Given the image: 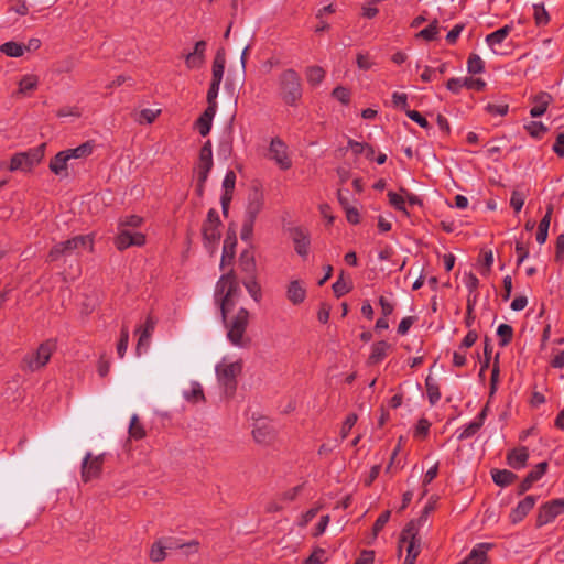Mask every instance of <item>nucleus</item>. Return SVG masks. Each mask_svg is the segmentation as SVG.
I'll return each mask as SVG.
<instances>
[{
  "mask_svg": "<svg viewBox=\"0 0 564 564\" xmlns=\"http://www.w3.org/2000/svg\"><path fill=\"white\" fill-rule=\"evenodd\" d=\"M240 297L241 289L235 275L223 274L216 283L214 300L219 306L229 343L238 348H247L251 341L246 334L250 314L245 307L235 310Z\"/></svg>",
  "mask_w": 564,
  "mask_h": 564,
  "instance_id": "1",
  "label": "nucleus"
},
{
  "mask_svg": "<svg viewBox=\"0 0 564 564\" xmlns=\"http://www.w3.org/2000/svg\"><path fill=\"white\" fill-rule=\"evenodd\" d=\"M429 510L425 509L417 520L411 521L403 530L400 542L399 551L403 549L406 551V556L403 564H414L417 555L421 552V540L417 538V532L421 525L427 521Z\"/></svg>",
  "mask_w": 564,
  "mask_h": 564,
  "instance_id": "2",
  "label": "nucleus"
},
{
  "mask_svg": "<svg viewBox=\"0 0 564 564\" xmlns=\"http://www.w3.org/2000/svg\"><path fill=\"white\" fill-rule=\"evenodd\" d=\"M242 371V360L235 356H225L215 366L219 387L225 393H232L237 387V378Z\"/></svg>",
  "mask_w": 564,
  "mask_h": 564,
  "instance_id": "3",
  "label": "nucleus"
},
{
  "mask_svg": "<svg viewBox=\"0 0 564 564\" xmlns=\"http://www.w3.org/2000/svg\"><path fill=\"white\" fill-rule=\"evenodd\" d=\"M279 88L283 100L294 106L302 97V85L297 73L293 69H285L279 76Z\"/></svg>",
  "mask_w": 564,
  "mask_h": 564,
  "instance_id": "4",
  "label": "nucleus"
},
{
  "mask_svg": "<svg viewBox=\"0 0 564 564\" xmlns=\"http://www.w3.org/2000/svg\"><path fill=\"white\" fill-rule=\"evenodd\" d=\"M93 238L89 235L86 236H76L73 239H69L65 242L57 243L53 247L50 252L51 260H57L62 256H69L74 251H82L93 249Z\"/></svg>",
  "mask_w": 564,
  "mask_h": 564,
  "instance_id": "5",
  "label": "nucleus"
},
{
  "mask_svg": "<svg viewBox=\"0 0 564 564\" xmlns=\"http://www.w3.org/2000/svg\"><path fill=\"white\" fill-rule=\"evenodd\" d=\"M55 348L56 344L54 340L44 341L35 351L25 355L23 359L25 367L31 371L40 370L48 362Z\"/></svg>",
  "mask_w": 564,
  "mask_h": 564,
  "instance_id": "6",
  "label": "nucleus"
},
{
  "mask_svg": "<svg viewBox=\"0 0 564 564\" xmlns=\"http://www.w3.org/2000/svg\"><path fill=\"white\" fill-rule=\"evenodd\" d=\"M43 158V151L41 149H34L26 152L17 153L11 158L10 171L30 172L35 165H37Z\"/></svg>",
  "mask_w": 564,
  "mask_h": 564,
  "instance_id": "7",
  "label": "nucleus"
},
{
  "mask_svg": "<svg viewBox=\"0 0 564 564\" xmlns=\"http://www.w3.org/2000/svg\"><path fill=\"white\" fill-rule=\"evenodd\" d=\"M268 158L272 160L281 170H289L292 166V160L289 154L288 145L280 138H273L268 150Z\"/></svg>",
  "mask_w": 564,
  "mask_h": 564,
  "instance_id": "8",
  "label": "nucleus"
},
{
  "mask_svg": "<svg viewBox=\"0 0 564 564\" xmlns=\"http://www.w3.org/2000/svg\"><path fill=\"white\" fill-rule=\"evenodd\" d=\"M212 167L213 150L210 141H207L199 151V158L196 165L199 191H202L204 183L207 181Z\"/></svg>",
  "mask_w": 564,
  "mask_h": 564,
  "instance_id": "9",
  "label": "nucleus"
},
{
  "mask_svg": "<svg viewBox=\"0 0 564 564\" xmlns=\"http://www.w3.org/2000/svg\"><path fill=\"white\" fill-rule=\"evenodd\" d=\"M220 220L218 213L214 209L208 212L207 219L203 227V236L205 245L208 248H214L220 238Z\"/></svg>",
  "mask_w": 564,
  "mask_h": 564,
  "instance_id": "10",
  "label": "nucleus"
},
{
  "mask_svg": "<svg viewBox=\"0 0 564 564\" xmlns=\"http://www.w3.org/2000/svg\"><path fill=\"white\" fill-rule=\"evenodd\" d=\"M104 464V454H99L94 456L90 452H88L82 463V479L87 482L96 477H98L101 473V467Z\"/></svg>",
  "mask_w": 564,
  "mask_h": 564,
  "instance_id": "11",
  "label": "nucleus"
},
{
  "mask_svg": "<svg viewBox=\"0 0 564 564\" xmlns=\"http://www.w3.org/2000/svg\"><path fill=\"white\" fill-rule=\"evenodd\" d=\"M564 512V499H555L543 505L536 518L538 527L552 522L557 516Z\"/></svg>",
  "mask_w": 564,
  "mask_h": 564,
  "instance_id": "12",
  "label": "nucleus"
},
{
  "mask_svg": "<svg viewBox=\"0 0 564 564\" xmlns=\"http://www.w3.org/2000/svg\"><path fill=\"white\" fill-rule=\"evenodd\" d=\"M115 243L119 250L127 249L131 246L141 247L145 243V235L132 229L121 228L118 231Z\"/></svg>",
  "mask_w": 564,
  "mask_h": 564,
  "instance_id": "13",
  "label": "nucleus"
},
{
  "mask_svg": "<svg viewBox=\"0 0 564 564\" xmlns=\"http://www.w3.org/2000/svg\"><path fill=\"white\" fill-rule=\"evenodd\" d=\"M274 425L267 419H260L254 422L252 429L253 440L261 445L270 443L275 436Z\"/></svg>",
  "mask_w": 564,
  "mask_h": 564,
  "instance_id": "14",
  "label": "nucleus"
},
{
  "mask_svg": "<svg viewBox=\"0 0 564 564\" xmlns=\"http://www.w3.org/2000/svg\"><path fill=\"white\" fill-rule=\"evenodd\" d=\"M306 294V283L301 279H292L285 286V296L293 305H301L304 303Z\"/></svg>",
  "mask_w": 564,
  "mask_h": 564,
  "instance_id": "15",
  "label": "nucleus"
},
{
  "mask_svg": "<svg viewBox=\"0 0 564 564\" xmlns=\"http://www.w3.org/2000/svg\"><path fill=\"white\" fill-rule=\"evenodd\" d=\"M291 239L294 245L295 252L303 259H307L310 254L311 238L307 231L296 227L291 230Z\"/></svg>",
  "mask_w": 564,
  "mask_h": 564,
  "instance_id": "16",
  "label": "nucleus"
},
{
  "mask_svg": "<svg viewBox=\"0 0 564 564\" xmlns=\"http://www.w3.org/2000/svg\"><path fill=\"white\" fill-rule=\"evenodd\" d=\"M155 323L151 317H148L143 325L137 328L139 336L137 344V355L140 356L147 351L150 346L151 336L154 332Z\"/></svg>",
  "mask_w": 564,
  "mask_h": 564,
  "instance_id": "17",
  "label": "nucleus"
},
{
  "mask_svg": "<svg viewBox=\"0 0 564 564\" xmlns=\"http://www.w3.org/2000/svg\"><path fill=\"white\" fill-rule=\"evenodd\" d=\"M206 42L198 41L195 43L193 52L184 55L185 65L188 69H199L205 63Z\"/></svg>",
  "mask_w": 564,
  "mask_h": 564,
  "instance_id": "18",
  "label": "nucleus"
},
{
  "mask_svg": "<svg viewBox=\"0 0 564 564\" xmlns=\"http://www.w3.org/2000/svg\"><path fill=\"white\" fill-rule=\"evenodd\" d=\"M536 502L534 496H527L524 499L518 502V505L510 512V521L516 524L521 522L527 514L533 509Z\"/></svg>",
  "mask_w": 564,
  "mask_h": 564,
  "instance_id": "19",
  "label": "nucleus"
},
{
  "mask_svg": "<svg viewBox=\"0 0 564 564\" xmlns=\"http://www.w3.org/2000/svg\"><path fill=\"white\" fill-rule=\"evenodd\" d=\"M72 165V160L65 151L58 152L50 162V170L58 177L65 178L68 176V167Z\"/></svg>",
  "mask_w": 564,
  "mask_h": 564,
  "instance_id": "20",
  "label": "nucleus"
},
{
  "mask_svg": "<svg viewBox=\"0 0 564 564\" xmlns=\"http://www.w3.org/2000/svg\"><path fill=\"white\" fill-rule=\"evenodd\" d=\"M511 31V26L505 25L503 28L498 29L497 31L488 34L486 36V43L491 48L495 54H499V46L507 39Z\"/></svg>",
  "mask_w": 564,
  "mask_h": 564,
  "instance_id": "21",
  "label": "nucleus"
},
{
  "mask_svg": "<svg viewBox=\"0 0 564 564\" xmlns=\"http://www.w3.org/2000/svg\"><path fill=\"white\" fill-rule=\"evenodd\" d=\"M183 398L191 403L197 404L205 400L204 390L199 382L191 381L189 386L182 392Z\"/></svg>",
  "mask_w": 564,
  "mask_h": 564,
  "instance_id": "22",
  "label": "nucleus"
},
{
  "mask_svg": "<svg viewBox=\"0 0 564 564\" xmlns=\"http://www.w3.org/2000/svg\"><path fill=\"white\" fill-rule=\"evenodd\" d=\"M529 459V452L525 447H520L511 451L508 454L507 460L511 468L521 469L525 466Z\"/></svg>",
  "mask_w": 564,
  "mask_h": 564,
  "instance_id": "23",
  "label": "nucleus"
},
{
  "mask_svg": "<svg viewBox=\"0 0 564 564\" xmlns=\"http://www.w3.org/2000/svg\"><path fill=\"white\" fill-rule=\"evenodd\" d=\"M225 65H226V54L225 50L220 48L217 51L214 62H213V79L212 83H219L221 84L224 72H225Z\"/></svg>",
  "mask_w": 564,
  "mask_h": 564,
  "instance_id": "24",
  "label": "nucleus"
},
{
  "mask_svg": "<svg viewBox=\"0 0 564 564\" xmlns=\"http://www.w3.org/2000/svg\"><path fill=\"white\" fill-rule=\"evenodd\" d=\"M484 417H485V411H482L475 421L460 427L457 431V438L459 441H463V440H467V438L474 436L478 432V430L481 427Z\"/></svg>",
  "mask_w": 564,
  "mask_h": 564,
  "instance_id": "25",
  "label": "nucleus"
},
{
  "mask_svg": "<svg viewBox=\"0 0 564 564\" xmlns=\"http://www.w3.org/2000/svg\"><path fill=\"white\" fill-rule=\"evenodd\" d=\"M552 210H553L552 206H549L546 209V214L544 215V217L541 219V221L539 224L536 241L540 245L545 243V241L547 239Z\"/></svg>",
  "mask_w": 564,
  "mask_h": 564,
  "instance_id": "26",
  "label": "nucleus"
},
{
  "mask_svg": "<svg viewBox=\"0 0 564 564\" xmlns=\"http://www.w3.org/2000/svg\"><path fill=\"white\" fill-rule=\"evenodd\" d=\"M94 145L91 142H85L74 149H67L65 152L70 160H83L93 153Z\"/></svg>",
  "mask_w": 564,
  "mask_h": 564,
  "instance_id": "27",
  "label": "nucleus"
},
{
  "mask_svg": "<svg viewBox=\"0 0 564 564\" xmlns=\"http://www.w3.org/2000/svg\"><path fill=\"white\" fill-rule=\"evenodd\" d=\"M550 101L551 96L549 94H540L534 100L535 105L531 108L530 115L534 118L544 115Z\"/></svg>",
  "mask_w": 564,
  "mask_h": 564,
  "instance_id": "28",
  "label": "nucleus"
},
{
  "mask_svg": "<svg viewBox=\"0 0 564 564\" xmlns=\"http://www.w3.org/2000/svg\"><path fill=\"white\" fill-rule=\"evenodd\" d=\"M0 51L9 57H20L25 53L24 44L14 41L3 43Z\"/></svg>",
  "mask_w": 564,
  "mask_h": 564,
  "instance_id": "29",
  "label": "nucleus"
},
{
  "mask_svg": "<svg viewBox=\"0 0 564 564\" xmlns=\"http://www.w3.org/2000/svg\"><path fill=\"white\" fill-rule=\"evenodd\" d=\"M305 76L311 86H318L325 78V70L321 66H310L305 70Z\"/></svg>",
  "mask_w": 564,
  "mask_h": 564,
  "instance_id": "30",
  "label": "nucleus"
},
{
  "mask_svg": "<svg viewBox=\"0 0 564 564\" xmlns=\"http://www.w3.org/2000/svg\"><path fill=\"white\" fill-rule=\"evenodd\" d=\"M236 183V175L232 171H229L226 173L224 181H223V187L225 188V195L221 197V204H223V210L224 213L227 212V206L229 198L227 197L228 192L232 191Z\"/></svg>",
  "mask_w": 564,
  "mask_h": 564,
  "instance_id": "31",
  "label": "nucleus"
},
{
  "mask_svg": "<svg viewBox=\"0 0 564 564\" xmlns=\"http://www.w3.org/2000/svg\"><path fill=\"white\" fill-rule=\"evenodd\" d=\"M166 549H173V543L170 542L169 545H164L162 541L155 542L150 550V558L153 562H161L166 556Z\"/></svg>",
  "mask_w": 564,
  "mask_h": 564,
  "instance_id": "32",
  "label": "nucleus"
},
{
  "mask_svg": "<svg viewBox=\"0 0 564 564\" xmlns=\"http://www.w3.org/2000/svg\"><path fill=\"white\" fill-rule=\"evenodd\" d=\"M390 349V345L386 341H379L375 344L371 348L370 361L372 364H377L381 361L386 356L388 350Z\"/></svg>",
  "mask_w": 564,
  "mask_h": 564,
  "instance_id": "33",
  "label": "nucleus"
},
{
  "mask_svg": "<svg viewBox=\"0 0 564 564\" xmlns=\"http://www.w3.org/2000/svg\"><path fill=\"white\" fill-rule=\"evenodd\" d=\"M37 84H39L37 76H35L33 74H28V75L23 76L22 79L20 80L19 91L21 94H28V93L32 91L33 89H35Z\"/></svg>",
  "mask_w": 564,
  "mask_h": 564,
  "instance_id": "34",
  "label": "nucleus"
},
{
  "mask_svg": "<svg viewBox=\"0 0 564 564\" xmlns=\"http://www.w3.org/2000/svg\"><path fill=\"white\" fill-rule=\"evenodd\" d=\"M388 198H389V203L390 205L404 213L405 215H408V210H406V207H405V197H404V193H394V192H389L388 193Z\"/></svg>",
  "mask_w": 564,
  "mask_h": 564,
  "instance_id": "35",
  "label": "nucleus"
},
{
  "mask_svg": "<svg viewBox=\"0 0 564 564\" xmlns=\"http://www.w3.org/2000/svg\"><path fill=\"white\" fill-rule=\"evenodd\" d=\"M516 478V475L509 470H496L492 473V479L498 486H508Z\"/></svg>",
  "mask_w": 564,
  "mask_h": 564,
  "instance_id": "36",
  "label": "nucleus"
},
{
  "mask_svg": "<svg viewBox=\"0 0 564 564\" xmlns=\"http://www.w3.org/2000/svg\"><path fill=\"white\" fill-rule=\"evenodd\" d=\"M485 69L482 58L477 54H471L467 61V70L470 74H480Z\"/></svg>",
  "mask_w": 564,
  "mask_h": 564,
  "instance_id": "37",
  "label": "nucleus"
},
{
  "mask_svg": "<svg viewBox=\"0 0 564 564\" xmlns=\"http://www.w3.org/2000/svg\"><path fill=\"white\" fill-rule=\"evenodd\" d=\"M524 129L531 137L535 139L541 138L547 131V128L540 121L527 122L524 124Z\"/></svg>",
  "mask_w": 564,
  "mask_h": 564,
  "instance_id": "38",
  "label": "nucleus"
},
{
  "mask_svg": "<svg viewBox=\"0 0 564 564\" xmlns=\"http://www.w3.org/2000/svg\"><path fill=\"white\" fill-rule=\"evenodd\" d=\"M161 110L160 109H150V108H147V109H142L135 117V120L139 122V123H151L155 120V118L160 115Z\"/></svg>",
  "mask_w": 564,
  "mask_h": 564,
  "instance_id": "39",
  "label": "nucleus"
},
{
  "mask_svg": "<svg viewBox=\"0 0 564 564\" xmlns=\"http://www.w3.org/2000/svg\"><path fill=\"white\" fill-rule=\"evenodd\" d=\"M129 434L131 437L135 440H140L145 435V431L143 426L139 423V417L137 414H133L130 420L129 425Z\"/></svg>",
  "mask_w": 564,
  "mask_h": 564,
  "instance_id": "40",
  "label": "nucleus"
},
{
  "mask_svg": "<svg viewBox=\"0 0 564 564\" xmlns=\"http://www.w3.org/2000/svg\"><path fill=\"white\" fill-rule=\"evenodd\" d=\"M426 392H427V398H429V401L432 405L436 404L438 402V400L441 399V392L438 390V387L437 384L434 382L433 379H431L430 377L426 379Z\"/></svg>",
  "mask_w": 564,
  "mask_h": 564,
  "instance_id": "41",
  "label": "nucleus"
},
{
  "mask_svg": "<svg viewBox=\"0 0 564 564\" xmlns=\"http://www.w3.org/2000/svg\"><path fill=\"white\" fill-rule=\"evenodd\" d=\"M356 63L359 69L369 70L375 65L376 62L369 53L359 52L356 57Z\"/></svg>",
  "mask_w": 564,
  "mask_h": 564,
  "instance_id": "42",
  "label": "nucleus"
},
{
  "mask_svg": "<svg viewBox=\"0 0 564 564\" xmlns=\"http://www.w3.org/2000/svg\"><path fill=\"white\" fill-rule=\"evenodd\" d=\"M142 223H143V218L138 215H130V216L122 217L119 221L118 231L121 228H128V229L138 228L139 226H141Z\"/></svg>",
  "mask_w": 564,
  "mask_h": 564,
  "instance_id": "43",
  "label": "nucleus"
},
{
  "mask_svg": "<svg viewBox=\"0 0 564 564\" xmlns=\"http://www.w3.org/2000/svg\"><path fill=\"white\" fill-rule=\"evenodd\" d=\"M235 246H236L235 237L234 238L228 237L225 240L224 247H223L221 265H224L227 260L231 261V259L235 256Z\"/></svg>",
  "mask_w": 564,
  "mask_h": 564,
  "instance_id": "44",
  "label": "nucleus"
},
{
  "mask_svg": "<svg viewBox=\"0 0 564 564\" xmlns=\"http://www.w3.org/2000/svg\"><path fill=\"white\" fill-rule=\"evenodd\" d=\"M57 116L73 121L82 116V109L77 106H65L57 111Z\"/></svg>",
  "mask_w": 564,
  "mask_h": 564,
  "instance_id": "45",
  "label": "nucleus"
},
{
  "mask_svg": "<svg viewBox=\"0 0 564 564\" xmlns=\"http://www.w3.org/2000/svg\"><path fill=\"white\" fill-rule=\"evenodd\" d=\"M328 561L327 552L324 549L317 547L305 560V564H324Z\"/></svg>",
  "mask_w": 564,
  "mask_h": 564,
  "instance_id": "46",
  "label": "nucleus"
},
{
  "mask_svg": "<svg viewBox=\"0 0 564 564\" xmlns=\"http://www.w3.org/2000/svg\"><path fill=\"white\" fill-rule=\"evenodd\" d=\"M245 288L248 291L249 295L256 301L259 302L261 300V288L254 278H251L245 281Z\"/></svg>",
  "mask_w": 564,
  "mask_h": 564,
  "instance_id": "47",
  "label": "nucleus"
},
{
  "mask_svg": "<svg viewBox=\"0 0 564 564\" xmlns=\"http://www.w3.org/2000/svg\"><path fill=\"white\" fill-rule=\"evenodd\" d=\"M129 345V329L122 327L119 343L117 344V354L119 358H123Z\"/></svg>",
  "mask_w": 564,
  "mask_h": 564,
  "instance_id": "48",
  "label": "nucleus"
},
{
  "mask_svg": "<svg viewBox=\"0 0 564 564\" xmlns=\"http://www.w3.org/2000/svg\"><path fill=\"white\" fill-rule=\"evenodd\" d=\"M533 15H534L535 22L539 25H543L549 22V13L542 3L533 4Z\"/></svg>",
  "mask_w": 564,
  "mask_h": 564,
  "instance_id": "49",
  "label": "nucleus"
},
{
  "mask_svg": "<svg viewBox=\"0 0 564 564\" xmlns=\"http://www.w3.org/2000/svg\"><path fill=\"white\" fill-rule=\"evenodd\" d=\"M392 107L395 109L404 110L408 109V95L404 93L394 91L391 100Z\"/></svg>",
  "mask_w": 564,
  "mask_h": 564,
  "instance_id": "50",
  "label": "nucleus"
},
{
  "mask_svg": "<svg viewBox=\"0 0 564 564\" xmlns=\"http://www.w3.org/2000/svg\"><path fill=\"white\" fill-rule=\"evenodd\" d=\"M525 202V195L520 191H513L510 198V206L514 209L516 213H519Z\"/></svg>",
  "mask_w": 564,
  "mask_h": 564,
  "instance_id": "51",
  "label": "nucleus"
},
{
  "mask_svg": "<svg viewBox=\"0 0 564 564\" xmlns=\"http://www.w3.org/2000/svg\"><path fill=\"white\" fill-rule=\"evenodd\" d=\"M350 290V284L349 282H347L343 274L340 275V278L333 284V291L335 293V295L337 297H340L343 295H345L346 293H348Z\"/></svg>",
  "mask_w": 564,
  "mask_h": 564,
  "instance_id": "52",
  "label": "nucleus"
},
{
  "mask_svg": "<svg viewBox=\"0 0 564 564\" xmlns=\"http://www.w3.org/2000/svg\"><path fill=\"white\" fill-rule=\"evenodd\" d=\"M437 34H438L437 22H433L425 29L421 30L417 33V36L424 39L425 41H432L437 36Z\"/></svg>",
  "mask_w": 564,
  "mask_h": 564,
  "instance_id": "53",
  "label": "nucleus"
},
{
  "mask_svg": "<svg viewBox=\"0 0 564 564\" xmlns=\"http://www.w3.org/2000/svg\"><path fill=\"white\" fill-rule=\"evenodd\" d=\"M333 97L339 102L347 105L350 100V90L346 87L338 86L333 90Z\"/></svg>",
  "mask_w": 564,
  "mask_h": 564,
  "instance_id": "54",
  "label": "nucleus"
},
{
  "mask_svg": "<svg viewBox=\"0 0 564 564\" xmlns=\"http://www.w3.org/2000/svg\"><path fill=\"white\" fill-rule=\"evenodd\" d=\"M497 334L501 338V345H507L512 337V327L507 324H500Z\"/></svg>",
  "mask_w": 564,
  "mask_h": 564,
  "instance_id": "55",
  "label": "nucleus"
},
{
  "mask_svg": "<svg viewBox=\"0 0 564 564\" xmlns=\"http://www.w3.org/2000/svg\"><path fill=\"white\" fill-rule=\"evenodd\" d=\"M486 110L494 116H505L508 112V105L506 104H488Z\"/></svg>",
  "mask_w": 564,
  "mask_h": 564,
  "instance_id": "56",
  "label": "nucleus"
},
{
  "mask_svg": "<svg viewBox=\"0 0 564 564\" xmlns=\"http://www.w3.org/2000/svg\"><path fill=\"white\" fill-rule=\"evenodd\" d=\"M356 422H357L356 414H350L346 417V420L341 426V431H340L341 438H346L348 436L349 432L351 431V429L354 427Z\"/></svg>",
  "mask_w": 564,
  "mask_h": 564,
  "instance_id": "57",
  "label": "nucleus"
},
{
  "mask_svg": "<svg viewBox=\"0 0 564 564\" xmlns=\"http://www.w3.org/2000/svg\"><path fill=\"white\" fill-rule=\"evenodd\" d=\"M547 464L545 462L539 463L535 468L528 475L529 480L535 482L539 480L546 471Z\"/></svg>",
  "mask_w": 564,
  "mask_h": 564,
  "instance_id": "58",
  "label": "nucleus"
},
{
  "mask_svg": "<svg viewBox=\"0 0 564 564\" xmlns=\"http://www.w3.org/2000/svg\"><path fill=\"white\" fill-rule=\"evenodd\" d=\"M463 84H465L466 88L474 89V90H482L486 86V83L482 79L471 78V77L464 78Z\"/></svg>",
  "mask_w": 564,
  "mask_h": 564,
  "instance_id": "59",
  "label": "nucleus"
},
{
  "mask_svg": "<svg viewBox=\"0 0 564 564\" xmlns=\"http://www.w3.org/2000/svg\"><path fill=\"white\" fill-rule=\"evenodd\" d=\"M212 123H213V120H210L204 116L199 117V119L197 120V129L203 137H205L209 133V131L212 129Z\"/></svg>",
  "mask_w": 564,
  "mask_h": 564,
  "instance_id": "60",
  "label": "nucleus"
},
{
  "mask_svg": "<svg viewBox=\"0 0 564 564\" xmlns=\"http://www.w3.org/2000/svg\"><path fill=\"white\" fill-rule=\"evenodd\" d=\"M406 116L413 120L414 122H416L420 127L424 128V129H427L429 128V122L427 120L417 111L415 110H406Z\"/></svg>",
  "mask_w": 564,
  "mask_h": 564,
  "instance_id": "61",
  "label": "nucleus"
},
{
  "mask_svg": "<svg viewBox=\"0 0 564 564\" xmlns=\"http://www.w3.org/2000/svg\"><path fill=\"white\" fill-rule=\"evenodd\" d=\"M463 83L464 78H451L448 79L446 87L449 91L457 94L465 87V84Z\"/></svg>",
  "mask_w": 564,
  "mask_h": 564,
  "instance_id": "62",
  "label": "nucleus"
},
{
  "mask_svg": "<svg viewBox=\"0 0 564 564\" xmlns=\"http://www.w3.org/2000/svg\"><path fill=\"white\" fill-rule=\"evenodd\" d=\"M345 213L348 223L356 225L360 221V214L355 206L347 207Z\"/></svg>",
  "mask_w": 564,
  "mask_h": 564,
  "instance_id": "63",
  "label": "nucleus"
},
{
  "mask_svg": "<svg viewBox=\"0 0 564 564\" xmlns=\"http://www.w3.org/2000/svg\"><path fill=\"white\" fill-rule=\"evenodd\" d=\"M552 149L558 156H564V133L557 135Z\"/></svg>",
  "mask_w": 564,
  "mask_h": 564,
  "instance_id": "64",
  "label": "nucleus"
}]
</instances>
